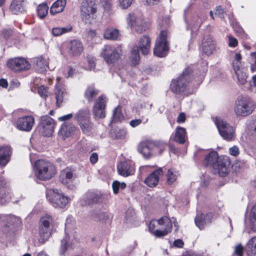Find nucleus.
Segmentation results:
<instances>
[{
    "label": "nucleus",
    "instance_id": "1",
    "mask_svg": "<svg viewBox=\"0 0 256 256\" xmlns=\"http://www.w3.org/2000/svg\"><path fill=\"white\" fill-rule=\"evenodd\" d=\"M230 161L227 158H220L216 152H210L205 158L204 164L206 166L212 168L214 173H218L220 176H226L228 170V166Z\"/></svg>",
    "mask_w": 256,
    "mask_h": 256
},
{
    "label": "nucleus",
    "instance_id": "2",
    "mask_svg": "<svg viewBox=\"0 0 256 256\" xmlns=\"http://www.w3.org/2000/svg\"><path fill=\"white\" fill-rule=\"evenodd\" d=\"M192 70L190 68H186L182 73L176 79L172 81L170 90L176 94H180L188 89L193 83Z\"/></svg>",
    "mask_w": 256,
    "mask_h": 256
},
{
    "label": "nucleus",
    "instance_id": "3",
    "mask_svg": "<svg viewBox=\"0 0 256 256\" xmlns=\"http://www.w3.org/2000/svg\"><path fill=\"white\" fill-rule=\"evenodd\" d=\"M166 144L161 141L146 140L141 142L138 146V152L146 159H149L153 156V152L160 150V153L165 150Z\"/></svg>",
    "mask_w": 256,
    "mask_h": 256
},
{
    "label": "nucleus",
    "instance_id": "4",
    "mask_svg": "<svg viewBox=\"0 0 256 256\" xmlns=\"http://www.w3.org/2000/svg\"><path fill=\"white\" fill-rule=\"evenodd\" d=\"M254 108L253 101L247 96H240L235 101L234 111L238 116L250 114Z\"/></svg>",
    "mask_w": 256,
    "mask_h": 256
},
{
    "label": "nucleus",
    "instance_id": "5",
    "mask_svg": "<svg viewBox=\"0 0 256 256\" xmlns=\"http://www.w3.org/2000/svg\"><path fill=\"white\" fill-rule=\"evenodd\" d=\"M35 165L36 168V177L42 180H49L56 174V168L53 164L44 160H38Z\"/></svg>",
    "mask_w": 256,
    "mask_h": 256
},
{
    "label": "nucleus",
    "instance_id": "6",
    "mask_svg": "<svg viewBox=\"0 0 256 256\" xmlns=\"http://www.w3.org/2000/svg\"><path fill=\"white\" fill-rule=\"evenodd\" d=\"M168 31L161 30L159 36L157 38L154 49V54L160 58L164 57L169 50Z\"/></svg>",
    "mask_w": 256,
    "mask_h": 256
},
{
    "label": "nucleus",
    "instance_id": "7",
    "mask_svg": "<svg viewBox=\"0 0 256 256\" xmlns=\"http://www.w3.org/2000/svg\"><path fill=\"white\" fill-rule=\"evenodd\" d=\"M100 55L107 64H114L120 59L122 50L120 47L105 45L102 48Z\"/></svg>",
    "mask_w": 256,
    "mask_h": 256
},
{
    "label": "nucleus",
    "instance_id": "8",
    "mask_svg": "<svg viewBox=\"0 0 256 256\" xmlns=\"http://www.w3.org/2000/svg\"><path fill=\"white\" fill-rule=\"evenodd\" d=\"M49 202L55 208H64L69 202V198L58 189L50 190L46 194Z\"/></svg>",
    "mask_w": 256,
    "mask_h": 256
},
{
    "label": "nucleus",
    "instance_id": "9",
    "mask_svg": "<svg viewBox=\"0 0 256 256\" xmlns=\"http://www.w3.org/2000/svg\"><path fill=\"white\" fill-rule=\"evenodd\" d=\"M215 124L218 130L219 133L222 138L227 141H232L236 137L235 131L234 128L230 126L226 121L216 118Z\"/></svg>",
    "mask_w": 256,
    "mask_h": 256
},
{
    "label": "nucleus",
    "instance_id": "10",
    "mask_svg": "<svg viewBox=\"0 0 256 256\" xmlns=\"http://www.w3.org/2000/svg\"><path fill=\"white\" fill-rule=\"evenodd\" d=\"M55 121L48 116L41 117L39 124V129L40 133L44 136H51L54 130Z\"/></svg>",
    "mask_w": 256,
    "mask_h": 256
},
{
    "label": "nucleus",
    "instance_id": "11",
    "mask_svg": "<svg viewBox=\"0 0 256 256\" xmlns=\"http://www.w3.org/2000/svg\"><path fill=\"white\" fill-rule=\"evenodd\" d=\"M104 194L100 192H87L81 200V204L83 206L93 205L103 202Z\"/></svg>",
    "mask_w": 256,
    "mask_h": 256
},
{
    "label": "nucleus",
    "instance_id": "12",
    "mask_svg": "<svg viewBox=\"0 0 256 256\" xmlns=\"http://www.w3.org/2000/svg\"><path fill=\"white\" fill-rule=\"evenodd\" d=\"M80 11L82 20L86 23V20L90 18L96 11L95 0H83L82 2Z\"/></svg>",
    "mask_w": 256,
    "mask_h": 256
},
{
    "label": "nucleus",
    "instance_id": "13",
    "mask_svg": "<svg viewBox=\"0 0 256 256\" xmlns=\"http://www.w3.org/2000/svg\"><path fill=\"white\" fill-rule=\"evenodd\" d=\"M7 65L12 70L18 72L28 70L30 65L24 58H14L9 60Z\"/></svg>",
    "mask_w": 256,
    "mask_h": 256
},
{
    "label": "nucleus",
    "instance_id": "14",
    "mask_svg": "<svg viewBox=\"0 0 256 256\" xmlns=\"http://www.w3.org/2000/svg\"><path fill=\"white\" fill-rule=\"evenodd\" d=\"M34 124V118L31 116H28L18 118L16 122V126L19 130L30 132Z\"/></svg>",
    "mask_w": 256,
    "mask_h": 256
},
{
    "label": "nucleus",
    "instance_id": "15",
    "mask_svg": "<svg viewBox=\"0 0 256 256\" xmlns=\"http://www.w3.org/2000/svg\"><path fill=\"white\" fill-rule=\"evenodd\" d=\"M118 174L124 177H128L134 174L135 169L132 162L130 160L120 162L117 166Z\"/></svg>",
    "mask_w": 256,
    "mask_h": 256
},
{
    "label": "nucleus",
    "instance_id": "16",
    "mask_svg": "<svg viewBox=\"0 0 256 256\" xmlns=\"http://www.w3.org/2000/svg\"><path fill=\"white\" fill-rule=\"evenodd\" d=\"M158 222L160 225H165L166 228L163 230H156L153 232V234L158 238H161L166 236L170 232L172 228V222L168 216H163L158 220Z\"/></svg>",
    "mask_w": 256,
    "mask_h": 256
},
{
    "label": "nucleus",
    "instance_id": "17",
    "mask_svg": "<svg viewBox=\"0 0 256 256\" xmlns=\"http://www.w3.org/2000/svg\"><path fill=\"white\" fill-rule=\"evenodd\" d=\"M163 174L162 168H160L148 176L144 180V183L149 187L153 188L156 186L160 180V176Z\"/></svg>",
    "mask_w": 256,
    "mask_h": 256
},
{
    "label": "nucleus",
    "instance_id": "18",
    "mask_svg": "<svg viewBox=\"0 0 256 256\" xmlns=\"http://www.w3.org/2000/svg\"><path fill=\"white\" fill-rule=\"evenodd\" d=\"M76 130V127L73 124L64 122L62 124L58 132V134L60 137L64 140L66 138L70 136L73 134Z\"/></svg>",
    "mask_w": 256,
    "mask_h": 256
},
{
    "label": "nucleus",
    "instance_id": "19",
    "mask_svg": "<svg viewBox=\"0 0 256 256\" xmlns=\"http://www.w3.org/2000/svg\"><path fill=\"white\" fill-rule=\"evenodd\" d=\"M214 218L212 213L202 214L197 216L194 220L196 226L200 230L204 228V226L210 223Z\"/></svg>",
    "mask_w": 256,
    "mask_h": 256
},
{
    "label": "nucleus",
    "instance_id": "20",
    "mask_svg": "<svg viewBox=\"0 0 256 256\" xmlns=\"http://www.w3.org/2000/svg\"><path fill=\"white\" fill-rule=\"evenodd\" d=\"M202 52L209 56L216 50V43L210 37L204 38L202 43Z\"/></svg>",
    "mask_w": 256,
    "mask_h": 256
},
{
    "label": "nucleus",
    "instance_id": "21",
    "mask_svg": "<svg viewBox=\"0 0 256 256\" xmlns=\"http://www.w3.org/2000/svg\"><path fill=\"white\" fill-rule=\"evenodd\" d=\"M233 70L236 76V78L239 84H244L246 82V78H248L246 68L243 66L238 67V66H235Z\"/></svg>",
    "mask_w": 256,
    "mask_h": 256
},
{
    "label": "nucleus",
    "instance_id": "22",
    "mask_svg": "<svg viewBox=\"0 0 256 256\" xmlns=\"http://www.w3.org/2000/svg\"><path fill=\"white\" fill-rule=\"evenodd\" d=\"M68 52L72 56H78L81 54L83 50L82 43L78 40H72L68 46Z\"/></svg>",
    "mask_w": 256,
    "mask_h": 256
},
{
    "label": "nucleus",
    "instance_id": "23",
    "mask_svg": "<svg viewBox=\"0 0 256 256\" xmlns=\"http://www.w3.org/2000/svg\"><path fill=\"white\" fill-rule=\"evenodd\" d=\"M11 154L12 150L10 146L0 147V165L5 166L10 161Z\"/></svg>",
    "mask_w": 256,
    "mask_h": 256
},
{
    "label": "nucleus",
    "instance_id": "24",
    "mask_svg": "<svg viewBox=\"0 0 256 256\" xmlns=\"http://www.w3.org/2000/svg\"><path fill=\"white\" fill-rule=\"evenodd\" d=\"M207 16L204 14L194 16L190 20V25L192 31L198 30L202 24L206 20Z\"/></svg>",
    "mask_w": 256,
    "mask_h": 256
},
{
    "label": "nucleus",
    "instance_id": "25",
    "mask_svg": "<svg viewBox=\"0 0 256 256\" xmlns=\"http://www.w3.org/2000/svg\"><path fill=\"white\" fill-rule=\"evenodd\" d=\"M150 47V39L148 36H143L140 40L138 46H136L140 50L144 55L147 54Z\"/></svg>",
    "mask_w": 256,
    "mask_h": 256
},
{
    "label": "nucleus",
    "instance_id": "26",
    "mask_svg": "<svg viewBox=\"0 0 256 256\" xmlns=\"http://www.w3.org/2000/svg\"><path fill=\"white\" fill-rule=\"evenodd\" d=\"M74 178L72 170L69 168H66L60 172V180L64 184L70 183Z\"/></svg>",
    "mask_w": 256,
    "mask_h": 256
},
{
    "label": "nucleus",
    "instance_id": "27",
    "mask_svg": "<svg viewBox=\"0 0 256 256\" xmlns=\"http://www.w3.org/2000/svg\"><path fill=\"white\" fill-rule=\"evenodd\" d=\"M10 8L13 14H18L25 11L26 2L24 0H13Z\"/></svg>",
    "mask_w": 256,
    "mask_h": 256
},
{
    "label": "nucleus",
    "instance_id": "28",
    "mask_svg": "<svg viewBox=\"0 0 256 256\" xmlns=\"http://www.w3.org/2000/svg\"><path fill=\"white\" fill-rule=\"evenodd\" d=\"M66 92L61 86L56 85L55 89V98L56 99V106L60 108L64 102V97Z\"/></svg>",
    "mask_w": 256,
    "mask_h": 256
},
{
    "label": "nucleus",
    "instance_id": "29",
    "mask_svg": "<svg viewBox=\"0 0 256 256\" xmlns=\"http://www.w3.org/2000/svg\"><path fill=\"white\" fill-rule=\"evenodd\" d=\"M244 250L248 256H256V236H253L248 240Z\"/></svg>",
    "mask_w": 256,
    "mask_h": 256
},
{
    "label": "nucleus",
    "instance_id": "30",
    "mask_svg": "<svg viewBox=\"0 0 256 256\" xmlns=\"http://www.w3.org/2000/svg\"><path fill=\"white\" fill-rule=\"evenodd\" d=\"M34 62L36 69L40 72L46 71L48 68L47 60L42 56L34 58Z\"/></svg>",
    "mask_w": 256,
    "mask_h": 256
},
{
    "label": "nucleus",
    "instance_id": "31",
    "mask_svg": "<svg viewBox=\"0 0 256 256\" xmlns=\"http://www.w3.org/2000/svg\"><path fill=\"white\" fill-rule=\"evenodd\" d=\"M186 129L184 128L178 126L176 128L173 140L180 144H183L186 142Z\"/></svg>",
    "mask_w": 256,
    "mask_h": 256
},
{
    "label": "nucleus",
    "instance_id": "32",
    "mask_svg": "<svg viewBox=\"0 0 256 256\" xmlns=\"http://www.w3.org/2000/svg\"><path fill=\"white\" fill-rule=\"evenodd\" d=\"M66 4V0H58L55 2L50 8V12L54 15L63 11Z\"/></svg>",
    "mask_w": 256,
    "mask_h": 256
},
{
    "label": "nucleus",
    "instance_id": "33",
    "mask_svg": "<svg viewBox=\"0 0 256 256\" xmlns=\"http://www.w3.org/2000/svg\"><path fill=\"white\" fill-rule=\"evenodd\" d=\"M99 93V90L95 88L94 86H88L84 92V97L88 102H92L93 98Z\"/></svg>",
    "mask_w": 256,
    "mask_h": 256
},
{
    "label": "nucleus",
    "instance_id": "34",
    "mask_svg": "<svg viewBox=\"0 0 256 256\" xmlns=\"http://www.w3.org/2000/svg\"><path fill=\"white\" fill-rule=\"evenodd\" d=\"M51 228L40 226V242L44 244L49 238L51 234Z\"/></svg>",
    "mask_w": 256,
    "mask_h": 256
},
{
    "label": "nucleus",
    "instance_id": "35",
    "mask_svg": "<svg viewBox=\"0 0 256 256\" xmlns=\"http://www.w3.org/2000/svg\"><path fill=\"white\" fill-rule=\"evenodd\" d=\"M74 118L78 122L87 120L90 118V112L88 108L80 110Z\"/></svg>",
    "mask_w": 256,
    "mask_h": 256
},
{
    "label": "nucleus",
    "instance_id": "36",
    "mask_svg": "<svg viewBox=\"0 0 256 256\" xmlns=\"http://www.w3.org/2000/svg\"><path fill=\"white\" fill-rule=\"evenodd\" d=\"M90 216L96 220L104 222L108 218L107 214L100 210H94L91 212Z\"/></svg>",
    "mask_w": 256,
    "mask_h": 256
},
{
    "label": "nucleus",
    "instance_id": "37",
    "mask_svg": "<svg viewBox=\"0 0 256 256\" xmlns=\"http://www.w3.org/2000/svg\"><path fill=\"white\" fill-rule=\"evenodd\" d=\"M9 188L6 180L2 178H0V200L2 199L8 194Z\"/></svg>",
    "mask_w": 256,
    "mask_h": 256
},
{
    "label": "nucleus",
    "instance_id": "38",
    "mask_svg": "<svg viewBox=\"0 0 256 256\" xmlns=\"http://www.w3.org/2000/svg\"><path fill=\"white\" fill-rule=\"evenodd\" d=\"M119 36V32L116 29L108 28L104 34V37L107 40H116Z\"/></svg>",
    "mask_w": 256,
    "mask_h": 256
},
{
    "label": "nucleus",
    "instance_id": "39",
    "mask_svg": "<svg viewBox=\"0 0 256 256\" xmlns=\"http://www.w3.org/2000/svg\"><path fill=\"white\" fill-rule=\"evenodd\" d=\"M126 134V130L124 128H116L111 132V136L116 139H123Z\"/></svg>",
    "mask_w": 256,
    "mask_h": 256
},
{
    "label": "nucleus",
    "instance_id": "40",
    "mask_svg": "<svg viewBox=\"0 0 256 256\" xmlns=\"http://www.w3.org/2000/svg\"><path fill=\"white\" fill-rule=\"evenodd\" d=\"M72 30V27L71 26H68L64 28L56 27L52 28V32L54 36H58L69 32Z\"/></svg>",
    "mask_w": 256,
    "mask_h": 256
},
{
    "label": "nucleus",
    "instance_id": "41",
    "mask_svg": "<svg viewBox=\"0 0 256 256\" xmlns=\"http://www.w3.org/2000/svg\"><path fill=\"white\" fill-rule=\"evenodd\" d=\"M250 226L252 230L256 231V204L253 206L251 210Z\"/></svg>",
    "mask_w": 256,
    "mask_h": 256
},
{
    "label": "nucleus",
    "instance_id": "42",
    "mask_svg": "<svg viewBox=\"0 0 256 256\" xmlns=\"http://www.w3.org/2000/svg\"><path fill=\"white\" fill-rule=\"evenodd\" d=\"M92 112L96 118H103L106 116V108L92 107Z\"/></svg>",
    "mask_w": 256,
    "mask_h": 256
},
{
    "label": "nucleus",
    "instance_id": "43",
    "mask_svg": "<svg viewBox=\"0 0 256 256\" xmlns=\"http://www.w3.org/2000/svg\"><path fill=\"white\" fill-rule=\"evenodd\" d=\"M107 100L106 96L104 94H102L96 100L93 106L106 108Z\"/></svg>",
    "mask_w": 256,
    "mask_h": 256
},
{
    "label": "nucleus",
    "instance_id": "44",
    "mask_svg": "<svg viewBox=\"0 0 256 256\" xmlns=\"http://www.w3.org/2000/svg\"><path fill=\"white\" fill-rule=\"evenodd\" d=\"M140 18H136L134 14H128L126 21L128 25L131 28L136 27Z\"/></svg>",
    "mask_w": 256,
    "mask_h": 256
},
{
    "label": "nucleus",
    "instance_id": "45",
    "mask_svg": "<svg viewBox=\"0 0 256 256\" xmlns=\"http://www.w3.org/2000/svg\"><path fill=\"white\" fill-rule=\"evenodd\" d=\"M52 219L50 216L46 215L42 216L40 220V226L52 228Z\"/></svg>",
    "mask_w": 256,
    "mask_h": 256
},
{
    "label": "nucleus",
    "instance_id": "46",
    "mask_svg": "<svg viewBox=\"0 0 256 256\" xmlns=\"http://www.w3.org/2000/svg\"><path fill=\"white\" fill-rule=\"evenodd\" d=\"M48 7L46 4H40L37 8L38 16L41 18H44L48 14Z\"/></svg>",
    "mask_w": 256,
    "mask_h": 256
},
{
    "label": "nucleus",
    "instance_id": "47",
    "mask_svg": "<svg viewBox=\"0 0 256 256\" xmlns=\"http://www.w3.org/2000/svg\"><path fill=\"white\" fill-rule=\"evenodd\" d=\"M78 123L81 129L84 133L89 132L92 128L93 125L90 119L79 122Z\"/></svg>",
    "mask_w": 256,
    "mask_h": 256
},
{
    "label": "nucleus",
    "instance_id": "48",
    "mask_svg": "<svg viewBox=\"0 0 256 256\" xmlns=\"http://www.w3.org/2000/svg\"><path fill=\"white\" fill-rule=\"evenodd\" d=\"M126 184L124 182H120L118 180H114L112 184L114 193L118 194L119 190H124L126 188Z\"/></svg>",
    "mask_w": 256,
    "mask_h": 256
},
{
    "label": "nucleus",
    "instance_id": "49",
    "mask_svg": "<svg viewBox=\"0 0 256 256\" xmlns=\"http://www.w3.org/2000/svg\"><path fill=\"white\" fill-rule=\"evenodd\" d=\"M131 61L133 65H136L140 60L139 55V50L138 48H134L132 50V55L130 56Z\"/></svg>",
    "mask_w": 256,
    "mask_h": 256
},
{
    "label": "nucleus",
    "instance_id": "50",
    "mask_svg": "<svg viewBox=\"0 0 256 256\" xmlns=\"http://www.w3.org/2000/svg\"><path fill=\"white\" fill-rule=\"evenodd\" d=\"M166 182L168 184H172L177 178V176L174 174L171 170H168L166 174Z\"/></svg>",
    "mask_w": 256,
    "mask_h": 256
},
{
    "label": "nucleus",
    "instance_id": "51",
    "mask_svg": "<svg viewBox=\"0 0 256 256\" xmlns=\"http://www.w3.org/2000/svg\"><path fill=\"white\" fill-rule=\"evenodd\" d=\"M134 28L138 32L142 33L146 30L147 26L146 23L140 18Z\"/></svg>",
    "mask_w": 256,
    "mask_h": 256
},
{
    "label": "nucleus",
    "instance_id": "52",
    "mask_svg": "<svg viewBox=\"0 0 256 256\" xmlns=\"http://www.w3.org/2000/svg\"><path fill=\"white\" fill-rule=\"evenodd\" d=\"M122 115L120 109L118 107L116 108L113 114V120L114 122L120 121L122 118Z\"/></svg>",
    "mask_w": 256,
    "mask_h": 256
},
{
    "label": "nucleus",
    "instance_id": "53",
    "mask_svg": "<svg viewBox=\"0 0 256 256\" xmlns=\"http://www.w3.org/2000/svg\"><path fill=\"white\" fill-rule=\"evenodd\" d=\"M242 56L239 53H236L234 56V60L232 62V68H234L235 66H238V67L242 66Z\"/></svg>",
    "mask_w": 256,
    "mask_h": 256
},
{
    "label": "nucleus",
    "instance_id": "54",
    "mask_svg": "<svg viewBox=\"0 0 256 256\" xmlns=\"http://www.w3.org/2000/svg\"><path fill=\"white\" fill-rule=\"evenodd\" d=\"M48 88L44 86H41L38 88V94L43 98H46L48 96Z\"/></svg>",
    "mask_w": 256,
    "mask_h": 256
},
{
    "label": "nucleus",
    "instance_id": "55",
    "mask_svg": "<svg viewBox=\"0 0 256 256\" xmlns=\"http://www.w3.org/2000/svg\"><path fill=\"white\" fill-rule=\"evenodd\" d=\"M215 14L219 18L224 19L226 16V12L220 6H216L215 8Z\"/></svg>",
    "mask_w": 256,
    "mask_h": 256
},
{
    "label": "nucleus",
    "instance_id": "56",
    "mask_svg": "<svg viewBox=\"0 0 256 256\" xmlns=\"http://www.w3.org/2000/svg\"><path fill=\"white\" fill-rule=\"evenodd\" d=\"M244 248L241 244H238L232 256H243Z\"/></svg>",
    "mask_w": 256,
    "mask_h": 256
},
{
    "label": "nucleus",
    "instance_id": "57",
    "mask_svg": "<svg viewBox=\"0 0 256 256\" xmlns=\"http://www.w3.org/2000/svg\"><path fill=\"white\" fill-rule=\"evenodd\" d=\"M132 0H119L120 6L123 9L127 8L132 4Z\"/></svg>",
    "mask_w": 256,
    "mask_h": 256
},
{
    "label": "nucleus",
    "instance_id": "58",
    "mask_svg": "<svg viewBox=\"0 0 256 256\" xmlns=\"http://www.w3.org/2000/svg\"><path fill=\"white\" fill-rule=\"evenodd\" d=\"M229 43L228 45L230 47H236L238 44V40L236 38H233L232 36H228Z\"/></svg>",
    "mask_w": 256,
    "mask_h": 256
},
{
    "label": "nucleus",
    "instance_id": "59",
    "mask_svg": "<svg viewBox=\"0 0 256 256\" xmlns=\"http://www.w3.org/2000/svg\"><path fill=\"white\" fill-rule=\"evenodd\" d=\"M230 154L233 156H236L239 154L238 148L236 146H234L229 149Z\"/></svg>",
    "mask_w": 256,
    "mask_h": 256
},
{
    "label": "nucleus",
    "instance_id": "60",
    "mask_svg": "<svg viewBox=\"0 0 256 256\" xmlns=\"http://www.w3.org/2000/svg\"><path fill=\"white\" fill-rule=\"evenodd\" d=\"M12 34V30H4L2 32V36L4 38H8Z\"/></svg>",
    "mask_w": 256,
    "mask_h": 256
},
{
    "label": "nucleus",
    "instance_id": "61",
    "mask_svg": "<svg viewBox=\"0 0 256 256\" xmlns=\"http://www.w3.org/2000/svg\"><path fill=\"white\" fill-rule=\"evenodd\" d=\"M174 246L178 248H182L184 245V242L180 239H177L174 242Z\"/></svg>",
    "mask_w": 256,
    "mask_h": 256
},
{
    "label": "nucleus",
    "instance_id": "62",
    "mask_svg": "<svg viewBox=\"0 0 256 256\" xmlns=\"http://www.w3.org/2000/svg\"><path fill=\"white\" fill-rule=\"evenodd\" d=\"M186 120V115L184 113L181 112L180 113L176 120V122L178 123H182L184 122Z\"/></svg>",
    "mask_w": 256,
    "mask_h": 256
},
{
    "label": "nucleus",
    "instance_id": "63",
    "mask_svg": "<svg viewBox=\"0 0 256 256\" xmlns=\"http://www.w3.org/2000/svg\"><path fill=\"white\" fill-rule=\"evenodd\" d=\"M142 122V120L140 119H136L132 120L130 124L132 127L134 128L140 125Z\"/></svg>",
    "mask_w": 256,
    "mask_h": 256
},
{
    "label": "nucleus",
    "instance_id": "64",
    "mask_svg": "<svg viewBox=\"0 0 256 256\" xmlns=\"http://www.w3.org/2000/svg\"><path fill=\"white\" fill-rule=\"evenodd\" d=\"M254 87L256 88V74L252 76L250 82V89L252 90Z\"/></svg>",
    "mask_w": 256,
    "mask_h": 256
}]
</instances>
